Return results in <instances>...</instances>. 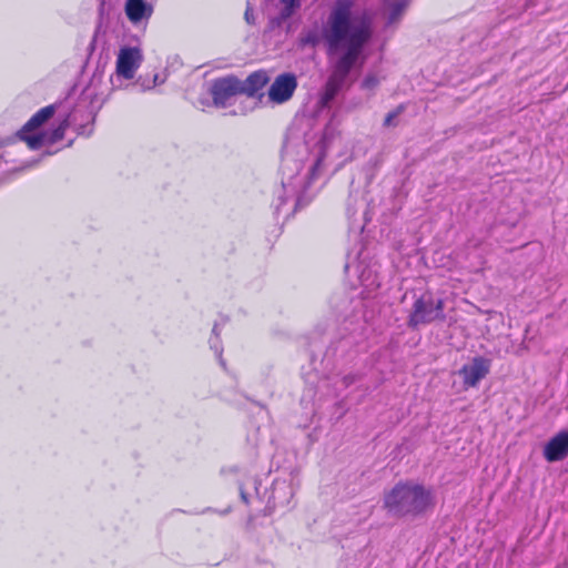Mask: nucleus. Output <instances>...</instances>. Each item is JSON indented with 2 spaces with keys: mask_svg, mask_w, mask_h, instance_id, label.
Masks as SVG:
<instances>
[{
  "mask_svg": "<svg viewBox=\"0 0 568 568\" xmlns=\"http://www.w3.org/2000/svg\"><path fill=\"white\" fill-rule=\"evenodd\" d=\"M240 79L235 75H227L215 79L211 87V97L216 106H226L229 101L242 94Z\"/></svg>",
  "mask_w": 568,
  "mask_h": 568,
  "instance_id": "39448f33",
  "label": "nucleus"
},
{
  "mask_svg": "<svg viewBox=\"0 0 568 568\" xmlns=\"http://www.w3.org/2000/svg\"><path fill=\"white\" fill-rule=\"evenodd\" d=\"M296 88V77L293 73H282L271 84L268 98L272 102L282 104L293 97Z\"/></svg>",
  "mask_w": 568,
  "mask_h": 568,
  "instance_id": "423d86ee",
  "label": "nucleus"
},
{
  "mask_svg": "<svg viewBox=\"0 0 568 568\" xmlns=\"http://www.w3.org/2000/svg\"><path fill=\"white\" fill-rule=\"evenodd\" d=\"M406 8H407V3L404 1L393 3L390 7V11H389L388 22L389 23L397 22L404 14Z\"/></svg>",
  "mask_w": 568,
  "mask_h": 568,
  "instance_id": "f8f14e48",
  "label": "nucleus"
},
{
  "mask_svg": "<svg viewBox=\"0 0 568 568\" xmlns=\"http://www.w3.org/2000/svg\"><path fill=\"white\" fill-rule=\"evenodd\" d=\"M372 37V19L366 14L352 17V2L338 0L327 18L323 29V39L329 54L338 51L342 53L334 62L332 72L320 94L321 108H327L342 90Z\"/></svg>",
  "mask_w": 568,
  "mask_h": 568,
  "instance_id": "f257e3e1",
  "label": "nucleus"
},
{
  "mask_svg": "<svg viewBox=\"0 0 568 568\" xmlns=\"http://www.w3.org/2000/svg\"><path fill=\"white\" fill-rule=\"evenodd\" d=\"M568 456V430H560L544 447V457L554 463Z\"/></svg>",
  "mask_w": 568,
  "mask_h": 568,
  "instance_id": "1a4fd4ad",
  "label": "nucleus"
},
{
  "mask_svg": "<svg viewBox=\"0 0 568 568\" xmlns=\"http://www.w3.org/2000/svg\"><path fill=\"white\" fill-rule=\"evenodd\" d=\"M270 77L266 71L257 70L252 72L244 81L240 80L242 94L248 98L255 97L267 83Z\"/></svg>",
  "mask_w": 568,
  "mask_h": 568,
  "instance_id": "9d476101",
  "label": "nucleus"
},
{
  "mask_svg": "<svg viewBox=\"0 0 568 568\" xmlns=\"http://www.w3.org/2000/svg\"><path fill=\"white\" fill-rule=\"evenodd\" d=\"M489 367L490 362L481 356L475 357L470 365H464L459 375L463 376L465 387H475L489 373Z\"/></svg>",
  "mask_w": 568,
  "mask_h": 568,
  "instance_id": "6e6552de",
  "label": "nucleus"
},
{
  "mask_svg": "<svg viewBox=\"0 0 568 568\" xmlns=\"http://www.w3.org/2000/svg\"><path fill=\"white\" fill-rule=\"evenodd\" d=\"M125 13L131 22L136 23L143 18L150 17L152 8L144 0H126Z\"/></svg>",
  "mask_w": 568,
  "mask_h": 568,
  "instance_id": "9b49d317",
  "label": "nucleus"
},
{
  "mask_svg": "<svg viewBox=\"0 0 568 568\" xmlns=\"http://www.w3.org/2000/svg\"><path fill=\"white\" fill-rule=\"evenodd\" d=\"M55 112V106L53 104L47 105L38 110L18 131V138L26 142L27 145L31 150H37L43 144L44 134L43 133H34L33 131L39 129L42 124H44L48 120H50Z\"/></svg>",
  "mask_w": 568,
  "mask_h": 568,
  "instance_id": "20e7f679",
  "label": "nucleus"
},
{
  "mask_svg": "<svg viewBox=\"0 0 568 568\" xmlns=\"http://www.w3.org/2000/svg\"><path fill=\"white\" fill-rule=\"evenodd\" d=\"M445 302L442 298L434 301L429 294L419 296L413 304L407 320L408 327L416 329L436 321H445Z\"/></svg>",
  "mask_w": 568,
  "mask_h": 568,
  "instance_id": "7ed1b4c3",
  "label": "nucleus"
},
{
  "mask_svg": "<svg viewBox=\"0 0 568 568\" xmlns=\"http://www.w3.org/2000/svg\"><path fill=\"white\" fill-rule=\"evenodd\" d=\"M404 110H405L404 104H399L395 110L387 113V115L384 119V125L385 126L393 125L394 119H396Z\"/></svg>",
  "mask_w": 568,
  "mask_h": 568,
  "instance_id": "2eb2a0df",
  "label": "nucleus"
},
{
  "mask_svg": "<svg viewBox=\"0 0 568 568\" xmlns=\"http://www.w3.org/2000/svg\"><path fill=\"white\" fill-rule=\"evenodd\" d=\"M430 489L410 481H399L384 497V507L396 516H419L434 507Z\"/></svg>",
  "mask_w": 568,
  "mask_h": 568,
  "instance_id": "f03ea898",
  "label": "nucleus"
},
{
  "mask_svg": "<svg viewBox=\"0 0 568 568\" xmlns=\"http://www.w3.org/2000/svg\"><path fill=\"white\" fill-rule=\"evenodd\" d=\"M244 18H245V20L247 21V23H250V24L254 23V17H253V13H252L251 8H247V9L245 10Z\"/></svg>",
  "mask_w": 568,
  "mask_h": 568,
  "instance_id": "f3484780",
  "label": "nucleus"
},
{
  "mask_svg": "<svg viewBox=\"0 0 568 568\" xmlns=\"http://www.w3.org/2000/svg\"><path fill=\"white\" fill-rule=\"evenodd\" d=\"M142 61L140 49L124 47L120 50L116 59V73L126 80L134 78L135 71Z\"/></svg>",
  "mask_w": 568,
  "mask_h": 568,
  "instance_id": "0eeeda50",
  "label": "nucleus"
},
{
  "mask_svg": "<svg viewBox=\"0 0 568 568\" xmlns=\"http://www.w3.org/2000/svg\"><path fill=\"white\" fill-rule=\"evenodd\" d=\"M69 126V121L64 119L62 122L59 123L57 128H54L50 134L49 141L51 143H55L58 141H61L64 138L65 130Z\"/></svg>",
  "mask_w": 568,
  "mask_h": 568,
  "instance_id": "4468645a",
  "label": "nucleus"
},
{
  "mask_svg": "<svg viewBox=\"0 0 568 568\" xmlns=\"http://www.w3.org/2000/svg\"><path fill=\"white\" fill-rule=\"evenodd\" d=\"M281 3L284 6L281 11V18L287 19L290 18L296 9L300 8L301 2L300 0H280Z\"/></svg>",
  "mask_w": 568,
  "mask_h": 568,
  "instance_id": "ddd939ff",
  "label": "nucleus"
},
{
  "mask_svg": "<svg viewBox=\"0 0 568 568\" xmlns=\"http://www.w3.org/2000/svg\"><path fill=\"white\" fill-rule=\"evenodd\" d=\"M377 84L378 79L375 75H367L362 82V88L374 89Z\"/></svg>",
  "mask_w": 568,
  "mask_h": 568,
  "instance_id": "dca6fc26",
  "label": "nucleus"
}]
</instances>
